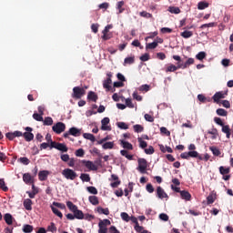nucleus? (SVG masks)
<instances>
[{
    "label": "nucleus",
    "mask_w": 233,
    "mask_h": 233,
    "mask_svg": "<svg viewBox=\"0 0 233 233\" xmlns=\"http://www.w3.org/2000/svg\"><path fill=\"white\" fill-rule=\"evenodd\" d=\"M66 207H67V208H69V210L71 212H73V214L78 210L77 206H76V204L72 203V201H67Z\"/></svg>",
    "instance_id": "22"
},
{
    "label": "nucleus",
    "mask_w": 233,
    "mask_h": 233,
    "mask_svg": "<svg viewBox=\"0 0 233 233\" xmlns=\"http://www.w3.org/2000/svg\"><path fill=\"white\" fill-rule=\"evenodd\" d=\"M104 150H112L114 148V142H106L102 145Z\"/></svg>",
    "instance_id": "33"
},
{
    "label": "nucleus",
    "mask_w": 233,
    "mask_h": 233,
    "mask_svg": "<svg viewBox=\"0 0 233 233\" xmlns=\"http://www.w3.org/2000/svg\"><path fill=\"white\" fill-rule=\"evenodd\" d=\"M110 85H112V79L106 78L103 81V86L107 92H110V90H112V86Z\"/></svg>",
    "instance_id": "18"
},
{
    "label": "nucleus",
    "mask_w": 233,
    "mask_h": 233,
    "mask_svg": "<svg viewBox=\"0 0 233 233\" xmlns=\"http://www.w3.org/2000/svg\"><path fill=\"white\" fill-rule=\"evenodd\" d=\"M47 231L52 233L57 232V228L54 222H51L50 225L47 227Z\"/></svg>",
    "instance_id": "41"
},
{
    "label": "nucleus",
    "mask_w": 233,
    "mask_h": 233,
    "mask_svg": "<svg viewBox=\"0 0 233 233\" xmlns=\"http://www.w3.org/2000/svg\"><path fill=\"white\" fill-rule=\"evenodd\" d=\"M157 198H159V199H168V195L167 194V192H165V189H163V187H161L160 186L157 187Z\"/></svg>",
    "instance_id": "12"
},
{
    "label": "nucleus",
    "mask_w": 233,
    "mask_h": 233,
    "mask_svg": "<svg viewBox=\"0 0 233 233\" xmlns=\"http://www.w3.org/2000/svg\"><path fill=\"white\" fill-rule=\"evenodd\" d=\"M23 205L25 210H32V205H33L32 199L30 198L25 199Z\"/></svg>",
    "instance_id": "20"
},
{
    "label": "nucleus",
    "mask_w": 233,
    "mask_h": 233,
    "mask_svg": "<svg viewBox=\"0 0 233 233\" xmlns=\"http://www.w3.org/2000/svg\"><path fill=\"white\" fill-rule=\"evenodd\" d=\"M140 17H145L146 19H150L152 17V14L147 12V11H142L139 13Z\"/></svg>",
    "instance_id": "52"
},
{
    "label": "nucleus",
    "mask_w": 233,
    "mask_h": 233,
    "mask_svg": "<svg viewBox=\"0 0 233 233\" xmlns=\"http://www.w3.org/2000/svg\"><path fill=\"white\" fill-rule=\"evenodd\" d=\"M160 134H163L164 136H167V137H170V131L167 129V127H160Z\"/></svg>",
    "instance_id": "56"
},
{
    "label": "nucleus",
    "mask_w": 233,
    "mask_h": 233,
    "mask_svg": "<svg viewBox=\"0 0 233 233\" xmlns=\"http://www.w3.org/2000/svg\"><path fill=\"white\" fill-rule=\"evenodd\" d=\"M138 163V170L141 172V174H145L147 172V167H148L147 164V159L145 158H138L137 160Z\"/></svg>",
    "instance_id": "8"
},
{
    "label": "nucleus",
    "mask_w": 233,
    "mask_h": 233,
    "mask_svg": "<svg viewBox=\"0 0 233 233\" xmlns=\"http://www.w3.org/2000/svg\"><path fill=\"white\" fill-rule=\"evenodd\" d=\"M133 130L134 132H137V134H140L141 132H143L145 130V127H143V126L137 124L135 126H133Z\"/></svg>",
    "instance_id": "35"
},
{
    "label": "nucleus",
    "mask_w": 233,
    "mask_h": 233,
    "mask_svg": "<svg viewBox=\"0 0 233 233\" xmlns=\"http://www.w3.org/2000/svg\"><path fill=\"white\" fill-rule=\"evenodd\" d=\"M205 57H207V53L205 51H201L196 56V58L198 59V61H203Z\"/></svg>",
    "instance_id": "49"
},
{
    "label": "nucleus",
    "mask_w": 233,
    "mask_h": 233,
    "mask_svg": "<svg viewBox=\"0 0 233 233\" xmlns=\"http://www.w3.org/2000/svg\"><path fill=\"white\" fill-rule=\"evenodd\" d=\"M85 94H86V91L85 90V88L80 87V86H75L73 88L72 97L74 99H81V97H83V96H85Z\"/></svg>",
    "instance_id": "3"
},
{
    "label": "nucleus",
    "mask_w": 233,
    "mask_h": 233,
    "mask_svg": "<svg viewBox=\"0 0 233 233\" xmlns=\"http://www.w3.org/2000/svg\"><path fill=\"white\" fill-rule=\"evenodd\" d=\"M51 210H52L53 214H55V215L57 216L58 218H60V219L63 218V213H61V211H59V209H57V208H55V207H52V208H51Z\"/></svg>",
    "instance_id": "47"
},
{
    "label": "nucleus",
    "mask_w": 233,
    "mask_h": 233,
    "mask_svg": "<svg viewBox=\"0 0 233 233\" xmlns=\"http://www.w3.org/2000/svg\"><path fill=\"white\" fill-rule=\"evenodd\" d=\"M218 170H219V174H221L222 179H224V181H228L230 179V177H231L230 167L220 166L218 167Z\"/></svg>",
    "instance_id": "2"
},
{
    "label": "nucleus",
    "mask_w": 233,
    "mask_h": 233,
    "mask_svg": "<svg viewBox=\"0 0 233 233\" xmlns=\"http://www.w3.org/2000/svg\"><path fill=\"white\" fill-rule=\"evenodd\" d=\"M126 106H128V108H134V103H132V98L126 99Z\"/></svg>",
    "instance_id": "63"
},
{
    "label": "nucleus",
    "mask_w": 233,
    "mask_h": 233,
    "mask_svg": "<svg viewBox=\"0 0 233 233\" xmlns=\"http://www.w3.org/2000/svg\"><path fill=\"white\" fill-rule=\"evenodd\" d=\"M208 6H209V4L208 2L201 1L198 4V10H205V8H208Z\"/></svg>",
    "instance_id": "36"
},
{
    "label": "nucleus",
    "mask_w": 233,
    "mask_h": 233,
    "mask_svg": "<svg viewBox=\"0 0 233 233\" xmlns=\"http://www.w3.org/2000/svg\"><path fill=\"white\" fill-rule=\"evenodd\" d=\"M87 99H89V101H94V103H96L98 97H97V95L94 93V91H89L87 94Z\"/></svg>",
    "instance_id": "26"
},
{
    "label": "nucleus",
    "mask_w": 233,
    "mask_h": 233,
    "mask_svg": "<svg viewBox=\"0 0 233 233\" xmlns=\"http://www.w3.org/2000/svg\"><path fill=\"white\" fill-rule=\"evenodd\" d=\"M111 178L113 179V181L110 185L112 187V188H117V187H119V185H121V180H119V177H117V175H111Z\"/></svg>",
    "instance_id": "15"
},
{
    "label": "nucleus",
    "mask_w": 233,
    "mask_h": 233,
    "mask_svg": "<svg viewBox=\"0 0 233 233\" xmlns=\"http://www.w3.org/2000/svg\"><path fill=\"white\" fill-rule=\"evenodd\" d=\"M54 207H56L57 208H61V210H65L66 208V206L63 203L59 202H53Z\"/></svg>",
    "instance_id": "59"
},
{
    "label": "nucleus",
    "mask_w": 233,
    "mask_h": 233,
    "mask_svg": "<svg viewBox=\"0 0 233 233\" xmlns=\"http://www.w3.org/2000/svg\"><path fill=\"white\" fill-rule=\"evenodd\" d=\"M110 123V118L108 117H104L102 120H101V130H104V131H108L110 132V130H112V127L110 126H108Z\"/></svg>",
    "instance_id": "10"
},
{
    "label": "nucleus",
    "mask_w": 233,
    "mask_h": 233,
    "mask_svg": "<svg viewBox=\"0 0 233 233\" xmlns=\"http://www.w3.org/2000/svg\"><path fill=\"white\" fill-rule=\"evenodd\" d=\"M154 152H156V150L152 146H149L148 148L145 149V153L147 154L148 156H151V154H154Z\"/></svg>",
    "instance_id": "62"
},
{
    "label": "nucleus",
    "mask_w": 233,
    "mask_h": 233,
    "mask_svg": "<svg viewBox=\"0 0 233 233\" xmlns=\"http://www.w3.org/2000/svg\"><path fill=\"white\" fill-rule=\"evenodd\" d=\"M221 130H222L223 134H226L227 139H230V136H232L230 126L224 124L222 126V129Z\"/></svg>",
    "instance_id": "16"
},
{
    "label": "nucleus",
    "mask_w": 233,
    "mask_h": 233,
    "mask_svg": "<svg viewBox=\"0 0 233 233\" xmlns=\"http://www.w3.org/2000/svg\"><path fill=\"white\" fill-rule=\"evenodd\" d=\"M120 145L122 148H125L126 150H134V146L126 140H120Z\"/></svg>",
    "instance_id": "17"
},
{
    "label": "nucleus",
    "mask_w": 233,
    "mask_h": 233,
    "mask_svg": "<svg viewBox=\"0 0 233 233\" xmlns=\"http://www.w3.org/2000/svg\"><path fill=\"white\" fill-rule=\"evenodd\" d=\"M227 96H228V91H219L213 96L212 99L214 100V103H219V99H225Z\"/></svg>",
    "instance_id": "7"
},
{
    "label": "nucleus",
    "mask_w": 233,
    "mask_h": 233,
    "mask_svg": "<svg viewBox=\"0 0 233 233\" xmlns=\"http://www.w3.org/2000/svg\"><path fill=\"white\" fill-rule=\"evenodd\" d=\"M56 150H60V152H68V147L65 144L58 143Z\"/></svg>",
    "instance_id": "34"
},
{
    "label": "nucleus",
    "mask_w": 233,
    "mask_h": 233,
    "mask_svg": "<svg viewBox=\"0 0 233 233\" xmlns=\"http://www.w3.org/2000/svg\"><path fill=\"white\" fill-rule=\"evenodd\" d=\"M179 62H177V66H174V64H170L167 69L166 72H176V70H179Z\"/></svg>",
    "instance_id": "23"
},
{
    "label": "nucleus",
    "mask_w": 233,
    "mask_h": 233,
    "mask_svg": "<svg viewBox=\"0 0 233 233\" xmlns=\"http://www.w3.org/2000/svg\"><path fill=\"white\" fill-rule=\"evenodd\" d=\"M180 196L182 199H185L186 201H190L192 199V195L187 190H182L180 192Z\"/></svg>",
    "instance_id": "19"
},
{
    "label": "nucleus",
    "mask_w": 233,
    "mask_h": 233,
    "mask_svg": "<svg viewBox=\"0 0 233 233\" xmlns=\"http://www.w3.org/2000/svg\"><path fill=\"white\" fill-rule=\"evenodd\" d=\"M23 181L25 183V185H32L34 184V177H32L30 173H25L23 175Z\"/></svg>",
    "instance_id": "13"
},
{
    "label": "nucleus",
    "mask_w": 233,
    "mask_h": 233,
    "mask_svg": "<svg viewBox=\"0 0 233 233\" xmlns=\"http://www.w3.org/2000/svg\"><path fill=\"white\" fill-rule=\"evenodd\" d=\"M22 136H24L25 141L30 142L34 139V134L31 132H25L24 134L22 133Z\"/></svg>",
    "instance_id": "31"
},
{
    "label": "nucleus",
    "mask_w": 233,
    "mask_h": 233,
    "mask_svg": "<svg viewBox=\"0 0 233 233\" xmlns=\"http://www.w3.org/2000/svg\"><path fill=\"white\" fill-rule=\"evenodd\" d=\"M53 132L56 134H63L65 130H66V125L63 122H57L56 125L52 127Z\"/></svg>",
    "instance_id": "5"
},
{
    "label": "nucleus",
    "mask_w": 233,
    "mask_h": 233,
    "mask_svg": "<svg viewBox=\"0 0 233 233\" xmlns=\"http://www.w3.org/2000/svg\"><path fill=\"white\" fill-rule=\"evenodd\" d=\"M75 214V219H85V213L81 210H77Z\"/></svg>",
    "instance_id": "43"
},
{
    "label": "nucleus",
    "mask_w": 233,
    "mask_h": 233,
    "mask_svg": "<svg viewBox=\"0 0 233 233\" xmlns=\"http://www.w3.org/2000/svg\"><path fill=\"white\" fill-rule=\"evenodd\" d=\"M48 176H50V171L48 170L39 171L38 179L39 181H46V179H48Z\"/></svg>",
    "instance_id": "14"
},
{
    "label": "nucleus",
    "mask_w": 233,
    "mask_h": 233,
    "mask_svg": "<svg viewBox=\"0 0 233 233\" xmlns=\"http://www.w3.org/2000/svg\"><path fill=\"white\" fill-rule=\"evenodd\" d=\"M218 116H221L222 117H227L228 116V112L223 108L217 109Z\"/></svg>",
    "instance_id": "45"
},
{
    "label": "nucleus",
    "mask_w": 233,
    "mask_h": 233,
    "mask_svg": "<svg viewBox=\"0 0 233 233\" xmlns=\"http://www.w3.org/2000/svg\"><path fill=\"white\" fill-rule=\"evenodd\" d=\"M147 50H154V48H157V42H153V43H149L147 44L146 46Z\"/></svg>",
    "instance_id": "51"
},
{
    "label": "nucleus",
    "mask_w": 233,
    "mask_h": 233,
    "mask_svg": "<svg viewBox=\"0 0 233 233\" xmlns=\"http://www.w3.org/2000/svg\"><path fill=\"white\" fill-rule=\"evenodd\" d=\"M89 203L91 205H99V198L96 196H90L89 197Z\"/></svg>",
    "instance_id": "37"
},
{
    "label": "nucleus",
    "mask_w": 233,
    "mask_h": 233,
    "mask_svg": "<svg viewBox=\"0 0 233 233\" xmlns=\"http://www.w3.org/2000/svg\"><path fill=\"white\" fill-rule=\"evenodd\" d=\"M33 119H35V121H43V115L39 113H34Z\"/></svg>",
    "instance_id": "57"
},
{
    "label": "nucleus",
    "mask_w": 233,
    "mask_h": 233,
    "mask_svg": "<svg viewBox=\"0 0 233 233\" xmlns=\"http://www.w3.org/2000/svg\"><path fill=\"white\" fill-rule=\"evenodd\" d=\"M111 222L108 218H105L103 220H100L98 223V227H103L105 228H106V227H110Z\"/></svg>",
    "instance_id": "28"
},
{
    "label": "nucleus",
    "mask_w": 233,
    "mask_h": 233,
    "mask_svg": "<svg viewBox=\"0 0 233 233\" xmlns=\"http://www.w3.org/2000/svg\"><path fill=\"white\" fill-rule=\"evenodd\" d=\"M181 159H190V157H198V151H189L180 154Z\"/></svg>",
    "instance_id": "9"
},
{
    "label": "nucleus",
    "mask_w": 233,
    "mask_h": 233,
    "mask_svg": "<svg viewBox=\"0 0 233 233\" xmlns=\"http://www.w3.org/2000/svg\"><path fill=\"white\" fill-rule=\"evenodd\" d=\"M85 167L89 170H97V167L90 160L85 162Z\"/></svg>",
    "instance_id": "25"
},
{
    "label": "nucleus",
    "mask_w": 233,
    "mask_h": 233,
    "mask_svg": "<svg viewBox=\"0 0 233 233\" xmlns=\"http://www.w3.org/2000/svg\"><path fill=\"white\" fill-rule=\"evenodd\" d=\"M168 12H170V14H181V9H179V7L170 6Z\"/></svg>",
    "instance_id": "50"
},
{
    "label": "nucleus",
    "mask_w": 233,
    "mask_h": 233,
    "mask_svg": "<svg viewBox=\"0 0 233 233\" xmlns=\"http://www.w3.org/2000/svg\"><path fill=\"white\" fill-rule=\"evenodd\" d=\"M120 216H121V218L123 219V221H127V222L130 221V216H128V213L122 212L120 214Z\"/></svg>",
    "instance_id": "55"
},
{
    "label": "nucleus",
    "mask_w": 233,
    "mask_h": 233,
    "mask_svg": "<svg viewBox=\"0 0 233 233\" xmlns=\"http://www.w3.org/2000/svg\"><path fill=\"white\" fill-rule=\"evenodd\" d=\"M34 231V227L32 225L25 224L23 227V232L31 233Z\"/></svg>",
    "instance_id": "38"
},
{
    "label": "nucleus",
    "mask_w": 233,
    "mask_h": 233,
    "mask_svg": "<svg viewBox=\"0 0 233 233\" xmlns=\"http://www.w3.org/2000/svg\"><path fill=\"white\" fill-rule=\"evenodd\" d=\"M138 143H139L140 148H147V147L148 145L147 143V141L143 140V138H141V137H138Z\"/></svg>",
    "instance_id": "54"
},
{
    "label": "nucleus",
    "mask_w": 233,
    "mask_h": 233,
    "mask_svg": "<svg viewBox=\"0 0 233 233\" xmlns=\"http://www.w3.org/2000/svg\"><path fill=\"white\" fill-rule=\"evenodd\" d=\"M83 136H84L85 139H88L89 141H92V143H94L96 141V137L93 134L85 133Z\"/></svg>",
    "instance_id": "44"
},
{
    "label": "nucleus",
    "mask_w": 233,
    "mask_h": 233,
    "mask_svg": "<svg viewBox=\"0 0 233 233\" xmlns=\"http://www.w3.org/2000/svg\"><path fill=\"white\" fill-rule=\"evenodd\" d=\"M209 150L212 151L213 156H221V151L217 147H210Z\"/></svg>",
    "instance_id": "39"
},
{
    "label": "nucleus",
    "mask_w": 233,
    "mask_h": 233,
    "mask_svg": "<svg viewBox=\"0 0 233 233\" xmlns=\"http://www.w3.org/2000/svg\"><path fill=\"white\" fill-rule=\"evenodd\" d=\"M0 188L4 192H8V187H6V183H5V178H0Z\"/></svg>",
    "instance_id": "46"
},
{
    "label": "nucleus",
    "mask_w": 233,
    "mask_h": 233,
    "mask_svg": "<svg viewBox=\"0 0 233 233\" xmlns=\"http://www.w3.org/2000/svg\"><path fill=\"white\" fill-rule=\"evenodd\" d=\"M18 161L20 163H22L23 165H30V159H28V157H26L18 158Z\"/></svg>",
    "instance_id": "53"
},
{
    "label": "nucleus",
    "mask_w": 233,
    "mask_h": 233,
    "mask_svg": "<svg viewBox=\"0 0 233 233\" xmlns=\"http://www.w3.org/2000/svg\"><path fill=\"white\" fill-rule=\"evenodd\" d=\"M62 176H64V177H66V179H70L71 181H74V179H76V177H77V173H76V171H74L71 168H65L62 171Z\"/></svg>",
    "instance_id": "4"
},
{
    "label": "nucleus",
    "mask_w": 233,
    "mask_h": 233,
    "mask_svg": "<svg viewBox=\"0 0 233 233\" xmlns=\"http://www.w3.org/2000/svg\"><path fill=\"white\" fill-rule=\"evenodd\" d=\"M80 179H81V181H85L86 183H88V182H90V175L82 173L80 175Z\"/></svg>",
    "instance_id": "48"
},
{
    "label": "nucleus",
    "mask_w": 233,
    "mask_h": 233,
    "mask_svg": "<svg viewBox=\"0 0 233 233\" xmlns=\"http://www.w3.org/2000/svg\"><path fill=\"white\" fill-rule=\"evenodd\" d=\"M22 136H23V132L21 131L8 132L5 134V137H7L9 141H14L15 137H21Z\"/></svg>",
    "instance_id": "11"
},
{
    "label": "nucleus",
    "mask_w": 233,
    "mask_h": 233,
    "mask_svg": "<svg viewBox=\"0 0 233 233\" xmlns=\"http://www.w3.org/2000/svg\"><path fill=\"white\" fill-rule=\"evenodd\" d=\"M117 127H118V128H121L122 130H128V126L125 122H118Z\"/></svg>",
    "instance_id": "58"
},
{
    "label": "nucleus",
    "mask_w": 233,
    "mask_h": 233,
    "mask_svg": "<svg viewBox=\"0 0 233 233\" xmlns=\"http://www.w3.org/2000/svg\"><path fill=\"white\" fill-rule=\"evenodd\" d=\"M136 58L134 56L126 57L124 60V65H134Z\"/></svg>",
    "instance_id": "42"
},
{
    "label": "nucleus",
    "mask_w": 233,
    "mask_h": 233,
    "mask_svg": "<svg viewBox=\"0 0 233 233\" xmlns=\"http://www.w3.org/2000/svg\"><path fill=\"white\" fill-rule=\"evenodd\" d=\"M4 219L6 223V225H12L14 223V217H12V215L10 213H6L4 216Z\"/></svg>",
    "instance_id": "21"
},
{
    "label": "nucleus",
    "mask_w": 233,
    "mask_h": 233,
    "mask_svg": "<svg viewBox=\"0 0 233 233\" xmlns=\"http://www.w3.org/2000/svg\"><path fill=\"white\" fill-rule=\"evenodd\" d=\"M43 123L46 127H52L54 125V119L50 116H46L44 120Z\"/></svg>",
    "instance_id": "32"
},
{
    "label": "nucleus",
    "mask_w": 233,
    "mask_h": 233,
    "mask_svg": "<svg viewBox=\"0 0 233 233\" xmlns=\"http://www.w3.org/2000/svg\"><path fill=\"white\" fill-rule=\"evenodd\" d=\"M123 6H125V1H119L116 4V9L118 10V14H123V12H125V8H123Z\"/></svg>",
    "instance_id": "30"
},
{
    "label": "nucleus",
    "mask_w": 233,
    "mask_h": 233,
    "mask_svg": "<svg viewBox=\"0 0 233 233\" xmlns=\"http://www.w3.org/2000/svg\"><path fill=\"white\" fill-rule=\"evenodd\" d=\"M121 156H123L124 157H126L127 159H128L129 161H132L134 159V156L128 154V151L126 149H122L120 151Z\"/></svg>",
    "instance_id": "24"
},
{
    "label": "nucleus",
    "mask_w": 233,
    "mask_h": 233,
    "mask_svg": "<svg viewBox=\"0 0 233 233\" xmlns=\"http://www.w3.org/2000/svg\"><path fill=\"white\" fill-rule=\"evenodd\" d=\"M208 134H210L211 139H218V137H219L218 128H213L212 130L208 131Z\"/></svg>",
    "instance_id": "27"
},
{
    "label": "nucleus",
    "mask_w": 233,
    "mask_h": 233,
    "mask_svg": "<svg viewBox=\"0 0 233 233\" xmlns=\"http://www.w3.org/2000/svg\"><path fill=\"white\" fill-rule=\"evenodd\" d=\"M180 35L181 37H184V39H188L194 35V33L192 31H184L180 34Z\"/></svg>",
    "instance_id": "40"
},
{
    "label": "nucleus",
    "mask_w": 233,
    "mask_h": 233,
    "mask_svg": "<svg viewBox=\"0 0 233 233\" xmlns=\"http://www.w3.org/2000/svg\"><path fill=\"white\" fill-rule=\"evenodd\" d=\"M96 211L98 212V214H104L105 216H108L110 214V210L108 209V208H103L102 207H98L96 208Z\"/></svg>",
    "instance_id": "29"
},
{
    "label": "nucleus",
    "mask_w": 233,
    "mask_h": 233,
    "mask_svg": "<svg viewBox=\"0 0 233 233\" xmlns=\"http://www.w3.org/2000/svg\"><path fill=\"white\" fill-rule=\"evenodd\" d=\"M138 90L140 91V92H148V90H150V86H148V85H142L139 88H138Z\"/></svg>",
    "instance_id": "61"
},
{
    "label": "nucleus",
    "mask_w": 233,
    "mask_h": 233,
    "mask_svg": "<svg viewBox=\"0 0 233 233\" xmlns=\"http://www.w3.org/2000/svg\"><path fill=\"white\" fill-rule=\"evenodd\" d=\"M69 136L79 137V136H81V129H78L77 127L69 128L68 132L64 133V137L68 138Z\"/></svg>",
    "instance_id": "6"
},
{
    "label": "nucleus",
    "mask_w": 233,
    "mask_h": 233,
    "mask_svg": "<svg viewBox=\"0 0 233 233\" xmlns=\"http://www.w3.org/2000/svg\"><path fill=\"white\" fill-rule=\"evenodd\" d=\"M159 219H161L162 221H168V215L165 213H161L159 215Z\"/></svg>",
    "instance_id": "64"
},
{
    "label": "nucleus",
    "mask_w": 233,
    "mask_h": 233,
    "mask_svg": "<svg viewBox=\"0 0 233 233\" xmlns=\"http://www.w3.org/2000/svg\"><path fill=\"white\" fill-rule=\"evenodd\" d=\"M87 192H89V194H94L96 195L97 194V188H96V187H86Z\"/></svg>",
    "instance_id": "60"
},
{
    "label": "nucleus",
    "mask_w": 233,
    "mask_h": 233,
    "mask_svg": "<svg viewBox=\"0 0 233 233\" xmlns=\"http://www.w3.org/2000/svg\"><path fill=\"white\" fill-rule=\"evenodd\" d=\"M173 59H175V61L178 62V68H182V70H185L186 68H188V66L190 65H194L195 60L194 58H188L184 64L181 63V56H177V55H174L173 56Z\"/></svg>",
    "instance_id": "1"
}]
</instances>
